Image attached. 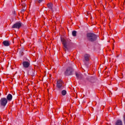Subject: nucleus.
Masks as SVG:
<instances>
[{
    "label": "nucleus",
    "mask_w": 125,
    "mask_h": 125,
    "mask_svg": "<svg viewBox=\"0 0 125 125\" xmlns=\"http://www.w3.org/2000/svg\"><path fill=\"white\" fill-rule=\"evenodd\" d=\"M87 81L88 82H90V83H93L94 82H95V79L93 77H89L87 78Z\"/></svg>",
    "instance_id": "obj_12"
},
{
    "label": "nucleus",
    "mask_w": 125,
    "mask_h": 125,
    "mask_svg": "<svg viewBox=\"0 0 125 125\" xmlns=\"http://www.w3.org/2000/svg\"><path fill=\"white\" fill-rule=\"evenodd\" d=\"M72 35L73 37H76L77 36V31L75 30L72 31Z\"/></svg>",
    "instance_id": "obj_17"
},
{
    "label": "nucleus",
    "mask_w": 125,
    "mask_h": 125,
    "mask_svg": "<svg viewBox=\"0 0 125 125\" xmlns=\"http://www.w3.org/2000/svg\"><path fill=\"white\" fill-rule=\"evenodd\" d=\"M73 72H74V69L71 66L68 67L66 68V71H64V76L69 77V76H72L73 75Z\"/></svg>",
    "instance_id": "obj_3"
},
{
    "label": "nucleus",
    "mask_w": 125,
    "mask_h": 125,
    "mask_svg": "<svg viewBox=\"0 0 125 125\" xmlns=\"http://www.w3.org/2000/svg\"><path fill=\"white\" fill-rule=\"evenodd\" d=\"M89 60H90V55L88 54H84L83 62L86 68H88V64H89L88 62H89Z\"/></svg>",
    "instance_id": "obj_2"
},
{
    "label": "nucleus",
    "mask_w": 125,
    "mask_h": 125,
    "mask_svg": "<svg viewBox=\"0 0 125 125\" xmlns=\"http://www.w3.org/2000/svg\"><path fill=\"white\" fill-rule=\"evenodd\" d=\"M97 38H98V36L94 33H89L87 34V39L89 42H91L96 41Z\"/></svg>",
    "instance_id": "obj_1"
},
{
    "label": "nucleus",
    "mask_w": 125,
    "mask_h": 125,
    "mask_svg": "<svg viewBox=\"0 0 125 125\" xmlns=\"http://www.w3.org/2000/svg\"><path fill=\"white\" fill-rule=\"evenodd\" d=\"M75 75L77 80H82V79H83V74H82V73L80 72L79 73L76 72Z\"/></svg>",
    "instance_id": "obj_8"
},
{
    "label": "nucleus",
    "mask_w": 125,
    "mask_h": 125,
    "mask_svg": "<svg viewBox=\"0 0 125 125\" xmlns=\"http://www.w3.org/2000/svg\"><path fill=\"white\" fill-rule=\"evenodd\" d=\"M62 95H63V96L66 95V94H67V91H66L65 90H63L62 91Z\"/></svg>",
    "instance_id": "obj_16"
},
{
    "label": "nucleus",
    "mask_w": 125,
    "mask_h": 125,
    "mask_svg": "<svg viewBox=\"0 0 125 125\" xmlns=\"http://www.w3.org/2000/svg\"><path fill=\"white\" fill-rule=\"evenodd\" d=\"M32 76H34V70H32Z\"/></svg>",
    "instance_id": "obj_21"
},
{
    "label": "nucleus",
    "mask_w": 125,
    "mask_h": 125,
    "mask_svg": "<svg viewBox=\"0 0 125 125\" xmlns=\"http://www.w3.org/2000/svg\"><path fill=\"white\" fill-rule=\"evenodd\" d=\"M2 44L4 46H9L10 45V43L9 41H4L2 42Z\"/></svg>",
    "instance_id": "obj_13"
},
{
    "label": "nucleus",
    "mask_w": 125,
    "mask_h": 125,
    "mask_svg": "<svg viewBox=\"0 0 125 125\" xmlns=\"http://www.w3.org/2000/svg\"><path fill=\"white\" fill-rule=\"evenodd\" d=\"M61 41L62 43L64 50H65V51H66V50H68V44H67V41L65 40V38L62 37H61Z\"/></svg>",
    "instance_id": "obj_5"
},
{
    "label": "nucleus",
    "mask_w": 125,
    "mask_h": 125,
    "mask_svg": "<svg viewBox=\"0 0 125 125\" xmlns=\"http://www.w3.org/2000/svg\"><path fill=\"white\" fill-rule=\"evenodd\" d=\"M24 50H25V49L24 48H21V49L20 50V56H23V55H24Z\"/></svg>",
    "instance_id": "obj_15"
},
{
    "label": "nucleus",
    "mask_w": 125,
    "mask_h": 125,
    "mask_svg": "<svg viewBox=\"0 0 125 125\" xmlns=\"http://www.w3.org/2000/svg\"><path fill=\"white\" fill-rule=\"evenodd\" d=\"M12 98H13V96L11 94H9L7 95V97H6V100L7 101H9V102H10V101H11V100H12Z\"/></svg>",
    "instance_id": "obj_10"
},
{
    "label": "nucleus",
    "mask_w": 125,
    "mask_h": 125,
    "mask_svg": "<svg viewBox=\"0 0 125 125\" xmlns=\"http://www.w3.org/2000/svg\"><path fill=\"white\" fill-rule=\"evenodd\" d=\"M8 102L6 98H1L0 100V107H1V108H5V106L7 105Z\"/></svg>",
    "instance_id": "obj_4"
},
{
    "label": "nucleus",
    "mask_w": 125,
    "mask_h": 125,
    "mask_svg": "<svg viewBox=\"0 0 125 125\" xmlns=\"http://www.w3.org/2000/svg\"><path fill=\"white\" fill-rule=\"evenodd\" d=\"M57 87L58 88L59 90H62V89L64 88L62 80H58L57 81Z\"/></svg>",
    "instance_id": "obj_7"
},
{
    "label": "nucleus",
    "mask_w": 125,
    "mask_h": 125,
    "mask_svg": "<svg viewBox=\"0 0 125 125\" xmlns=\"http://www.w3.org/2000/svg\"><path fill=\"white\" fill-rule=\"evenodd\" d=\"M43 0H35V2H38V3H41V2H42Z\"/></svg>",
    "instance_id": "obj_18"
},
{
    "label": "nucleus",
    "mask_w": 125,
    "mask_h": 125,
    "mask_svg": "<svg viewBox=\"0 0 125 125\" xmlns=\"http://www.w3.org/2000/svg\"><path fill=\"white\" fill-rule=\"evenodd\" d=\"M47 7L50 10H51V11H53V4L52 3H49L47 4Z\"/></svg>",
    "instance_id": "obj_11"
},
{
    "label": "nucleus",
    "mask_w": 125,
    "mask_h": 125,
    "mask_svg": "<svg viewBox=\"0 0 125 125\" xmlns=\"http://www.w3.org/2000/svg\"><path fill=\"white\" fill-rule=\"evenodd\" d=\"M115 125H124V124H123V121H122V120L119 119V120H117L115 122Z\"/></svg>",
    "instance_id": "obj_14"
},
{
    "label": "nucleus",
    "mask_w": 125,
    "mask_h": 125,
    "mask_svg": "<svg viewBox=\"0 0 125 125\" xmlns=\"http://www.w3.org/2000/svg\"><path fill=\"white\" fill-rule=\"evenodd\" d=\"M25 12V10H24V9H22L21 10V12Z\"/></svg>",
    "instance_id": "obj_20"
},
{
    "label": "nucleus",
    "mask_w": 125,
    "mask_h": 125,
    "mask_svg": "<svg viewBox=\"0 0 125 125\" xmlns=\"http://www.w3.org/2000/svg\"><path fill=\"white\" fill-rule=\"evenodd\" d=\"M123 122L124 123V125H125V114L123 116Z\"/></svg>",
    "instance_id": "obj_19"
},
{
    "label": "nucleus",
    "mask_w": 125,
    "mask_h": 125,
    "mask_svg": "<svg viewBox=\"0 0 125 125\" xmlns=\"http://www.w3.org/2000/svg\"><path fill=\"white\" fill-rule=\"evenodd\" d=\"M22 26H23V23L21 21H18L13 25L12 29H20Z\"/></svg>",
    "instance_id": "obj_6"
},
{
    "label": "nucleus",
    "mask_w": 125,
    "mask_h": 125,
    "mask_svg": "<svg viewBox=\"0 0 125 125\" xmlns=\"http://www.w3.org/2000/svg\"><path fill=\"white\" fill-rule=\"evenodd\" d=\"M22 65L23 68H29V66H30V62H22Z\"/></svg>",
    "instance_id": "obj_9"
}]
</instances>
